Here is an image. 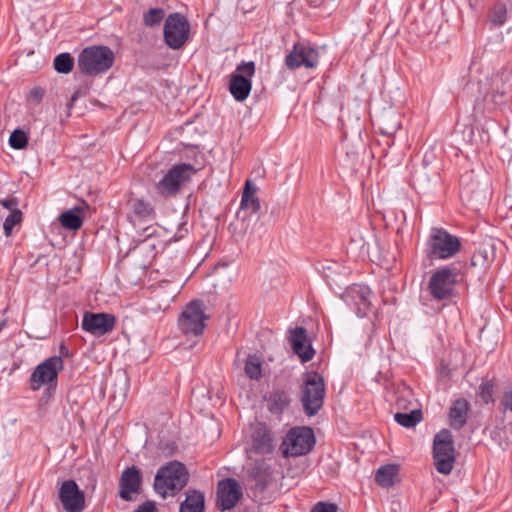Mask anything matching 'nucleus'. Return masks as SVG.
I'll use <instances>...</instances> for the list:
<instances>
[{
  "mask_svg": "<svg viewBox=\"0 0 512 512\" xmlns=\"http://www.w3.org/2000/svg\"><path fill=\"white\" fill-rule=\"evenodd\" d=\"M477 86L474 109L491 112L505 103L506 94L512 89V74L507 70L486 74L478 79Z\"/></svg>",
  "mask_w": 512,
  "mask_h": 512,
  "instance_id": "obj_1",
  "label": "nucleus"
},
{
  "mask_svg": "<svg viewBox=\"0 0 512 512\" xmlns=\"http://www.w3.org/2000/svg\"><path fill=\"white\" fill-rule=\"evenodd\" d=\"M188 481L189 473L185 465L174 460L157 470L154 479V489L163 498L174 496L187 485Z\"/></svg>",
  "mask_w": 512,
  "mask_h": 512,
  "instance_id": "obj_2",
  "label": "nucleus"
},
{
  "mask_svg": "<svg viewBox=\"0 0 512 512\" xmlns=\"http://www.w3.org/2000/svg\"><path fill=\"white\" fill-rule=\"evenodd\" d=\"M115 54L104 45L85 47L78 55L77 65L80 72L87 76L106 73L114 64Z\"/></svg>",
  "mask_w": 512,
  "mask_h": 512,
  "instance_id": "obj_3",
  "label": "nucleus"
},
{
  "mask_svg": "<svg viewBox=\"0 0 512 512\" xmlns=\"http://www.w3.org/2000/svg\"><path fill=\"white\" fill-rule=\"evenodd\" d=\"M461 249L460 239L443 228L431 229L426 254L431 260H447L455 256Z\"/></svg>",
  "mask_w": 512,
  "mask_h": 512,
  "instance_id": "obj_4",
  "label": "nucleus"
},
{
  "mask_svg": "<svg viewBox=\"0 0 512 512\" xmlns=\"http://www.w3.org/2000/svg\"><path fill=\"white\" fill-rule=\"evenodd\" d=\"M315 445L312 428L305 426L293 427L288 430L280 444L284 458L299 457L308 454Z\"/></svg>",
  "mask_w": 512,
  "mask_h": 512,
  "instance_id": "obj_5",
  "label": "nucleus"
},
{
  "mask_svg": "<svg viewBox=\"0 0 512 512\" xmlns=\"http://www.w3.org/2000/svg\"><path fill=\"white\" fill-rule=\"evenodd\" d=\"M325 392L323 377L317 372L307 374L301 390V403L307 416L312 417L319 412L324 403Z\"/></svg>",
  "mask_w": 512,
  "mask_h": 512,
  "instance_id": "obj_6",
  "label": "nucleus"
},
{
  "mask_svg": "<svg viewBox=\"0 0 512 512\" xmlns=\"http://www.w3.org/2000/svg\"><path fill=\"white\" fill-rule=\"evenodd\" d=\"M457 282V270L449 266H444L432 273L428 281L427 289L433 300L448 301L454 296Z\"/></svg>",
  "mask_w": 512,
  "mask_h": 512,
  "instance_id": "obj_7",
  "label": "nucleus"
},
{
  "mask_svg": "<svg viewBox=\"0 0 512 512\" xmlns=\"http://www.w3.org/2000/svg\"><path fill=\"white\" fill-rule=\"evenodd\" d=\"M433 458L437 471L448 475L455 463L454 440L448 429L440 430L433 441Z\"/></svg>",
  "mask_w": 512,
  "mask_h": 512,
  "instance_id": "obj_8",
  "label": "nucleus"
},
{
  "mask_svg": "<svg viewBox=\"0 0 512 512\" xmlns=\"http://www.w3.org/2000/svg\"><path fill=\"white\" fill-rule=\"evenodd\" d=\"M196 173L192 164L180 163L172 166L156 184L157 192L165 197L177 194L182 185Z\"/></svg>",
  "mask_w": 512,
  "mask_h": 512,
  "instance_id": "obj_9",
  "label": "nucleus"
},
{
  "mask_svg": "<svg viewBox=\"0 0 512 512\" xmlns=\"http://www.w3.org/2000/svg\"><path fill=\"white\" fill-rule=\"evenodd\" d=\"M208 318L204 303L200 300H193L182 311L178 325L184 334L199 336L204 332Z\"/></svg>",
  "mask_w": 512,
  "mask_h": 512,
  "instance_id": "obj_10",
  "label": "nucleus"
},
{
  "mask_svg": "<svg viewBox=\"0 0 512 512\" xmlns=\"http://www.w3.org/2000/svg\"><path fill=\"white\" fill-rule=\"evenodd\" d=\"M190 24L180 13L170 14L164 23L163 36L165 44L173 49H181L189 38Z\"/></svg>",
  "mask_w": 512,
  "mask_h": 512,
  "instance_id": "obj_11",
  "label": "nucleus"
},
{
  "mask_svg": "<svg viewBox=\"0 0 512 512\" xmlns=\"http://www.w3.org/2000/svg\"><path fill=\"white\" fill-rule=\"evenodd\" d=\"M254 61H242L230 76L229 91L236 101L246 100L252 89L251 78L255 74Z\"/></svg>",
  "mask_w": 512,
  "mask_h": 512,
  "instance_id": "obj_12",
  "label": "nucleus"
},
{
  "mask_svg": "<svg viewBox=\"0 0 512 512\" xmlns=\"http://www.w3.org/2000/svg\"><path fill=\"white\" fill-rule=\"evenodd\" d=\"M64 368L61 356H51L38 364L30 375V388L38 391L42 386L56 383L58 374Z\"/></svg>",
  "mask_w": 512,
  "mask_h": 512,
  "instance_id": "obj_13",
  "label": "nucleus"
},
{
  "mask_svg": "<svg viewBox=\"0 0 512 512\" xmlns=\"http://www.w3.org/2000/svg\"><path fill=\"white\" fill-rule=\"evenodd\" d=\"M286 67L293 71L304 67L314 69L319 64V52L316 48L303 42H295L292 49L285 56Z\"/></svg>",
  "mask_w": 512,
  "mask_h": 512,
  "instance_id": "obj_14",
  "label": "nucleus"
},
{
  "mask_svg": "<svg viewBox=\"0 0 512 512\" xmlns=\"http://www.w3.org/2000/svg\"><path fill=\"white\" fill-rule=\"evenodd\" d=\"M371 289L364 284H352L341 295L344 303L355 312L359 318L365 317L371 308Z\"/></svg>",
  "mask_w": 512,
  "mask_h": 512,
  "instance_id": "obj_15",
  "label": "nucleus"
},
{
  "mask_svg": "<svg viewBox=\"0 0 512 512\" xmlns=\"http://www.w3.org/2000/svg\"><path fill=\"white\" fill-rule=\"evenodd\" d=\"M251 450L258 455H270L275 450V438L270 427L256 422L250 427Z\"/></svg>",
  "mask_w": 512,
  "mask_h": 512,
  "instance_id": "obj_16",
  "label": "nucleus"
},
{
  "mask_svg": "<svg viewBox=\"0 0 512 512\" xmlns=\"http://www.w3.org/2000/svg\"><path fill=\"white\" fill-rule=\"evenodd\" d=\"M58 497L66 512H82L85 508V494L72 479L62 482Z\"/></svg>",
  "mask_w": 512,
  "mask_h": 512,
  "instance_id": "obj_17",
  "label": "nucleus"
},
{
  "mask_svg": "<svg viewBox=\"0 0 512 512\" xmlns=\"http://www.w3.org/2000/svg\"><path fill=\"white\" fill-rule=\"evenodd\" d=\"M116 318L108 313H85L81 328L97 337L103 336L114 329Z\"/></svg>",
  "mask_w": 512,
  "mask_h": 512,
  "instance_id": "obj_18",
  "label": "nucleus"
},
{
  "mask_svg": "<svg viewBox=\"0 0 512 512\" xmlns=\"http://www.w3.org/2000/svg\"><path fill=\"white\" fill-rule=\"evenodd\" d=\"M142 475L139 468L132 465L124 469L119 480V497L124 501H133L141 492Z\"/></svg>",
  "mask_w": 512,
  "mask_h": 512,
  "instance_id": "obj_19",
  "label": "nucleus"
},
{
  "mask_svg": "<svg viewBox=\"0 0 512 512\" xmlns=\"http://www.w3.org/2000/svg\"><path fill=\"white\" fill-rule=\"evenodd\" d=\"M242 497V490L237 480L226 478L217 486V507L221 511L232 509Z\"/></svg>",
  "mask_w": 512,
  "mask_h": 512,
  "instance_id": "obj_20",
  "label": "nucleus"
},
{
  "mask_svg": "<svg viewBox=\"0 0 512 512\" xmlns=\"http://www.w3.org/2000/svg\"><path fill=\"white\" fill-rule=\"evenodd\" d=\"M496 250L494 243L489 240L482 243L471 257V265L480 269L488 268L495 260Z\"/></svg>",
  "mask_w": 512,
  "mask_h": 512,
  "instance_id": "obj_21",
  "label": "nucleus"
},
{
  "mask_svg": "<svg viewBox=\"0 0 512 512\" xmlns=\"http://www.w3.org/2000/svg\"><path fill=\"white\" fill-rule=\"evenodd\" d=\"M469 407V402L464 398L457 399L452 403L449 421L453 429L459 430L466 424Z\"/></svg>",
  "mask_w": 512,
  "mask_h": 512,
  "instance_id": "obj_22",
  "label": "nucleus"
},
{
  "mask_svg": "<svg viewBox=\"0 0 512 512\" xmlns=\"http://www.w3.org/2000/svg\"><path fill=\"white\" fill-rule=\"evenodd\" d=\"M377 121L379 130L383 135L392 136L401 127L400 116L394 110L383 112Z\"/></svg>",
  "mask_w": 512,
  "mask_h": 512,
  "instance_id": "obj_23",
  "label": "nucleus"
},
{
  "mask_svg": "<svg viewBox=\"0 0 512 512\" xmlns=\"http://www.w3.org/2000/svg\"><path fill=\"white\" fill-rule=\"evenodd\" d=\"M186 498L180 504V512H204V494L197 490H189Z\"/></svg>",
  "mask_w": 512,
  "mask_h": 512,
  "instance_id": "obj_24",
  "label": "nucleus"
},
{
  "mask_svg": "<svg viewBox=\"0 0 512 512\" xmlns=\"http://www.w3.org/2000/svg\"><path fill=\"white\" fill-rule=\"evenodd\" d=\"M462 138L466 143L477 148L488 143L490 140L489 134L480 126L465 127L462 131Z\"/></svg>",
  "mask_w": 512,
  "mask_h": 512,
  "instance_id": "obj_25",
  "label": "nucleus"
},
{
  "mask_svg": "<svg viewBox=\"0 0 512 512\" xmlns=\"http://www.w3.org/2000/svg\"><path fill=\"white\" fill-rule=\"evenodd\" d=\"M82 212V208L74 207L63 212L59 217V221L61 225L66 229L78 230L83 224Z\"/></svg>",
  "mask_w": 512,
  "mask_h": 512,
  "instance_id": "obj_26",
  "label": "nucleus"
},
{
  "mask_svg": "<svg viewBox=\"0 0 512 512\" xmlns=\"http://www.w3.org/2000/svg\"><path fill=\"white\" fill-rule=\"evenodd\" d=\"M398 473V467L394 464L381 466L375 474V481L382 487H390L394 484V478Z\"/></svg>",
  "mask_w": 512,
  "mask_h": 512,
  "instance_id": "obj_27",
  "label": "nucleus"
},
{
  "mask_svg": "<svg viewBox=\"0 0 512 512\" xmlns=\"http://www.w3.org/2000/svg\"><path fill=\"white\" fill-rule=\"evenodd\" d=\"M251 476L264 489L271 480V467L265 462L257 463L251 470Z\"/></svg>",
  "mask_w": 512,
  "mask_h": 512,
  "instance_id": "obj_28",
  "label": "nucleus"
},
{
  "mask_svg": "<svg viewBox=\"0 0 512 512\" xmlns=\"http://www.w3.org/2000/svg\"><path fill=\"white\" fill-rule=\"evenodd\" d=\"M394 420L401 426L412 428L422 420V412L419 409H414L409 413L398 412L394 415Z\"/></svg>",
  "mask_w": 512,
  "mask_h": 512,
  "instance_id": "obj_29",
  "label": "nucleus"
},
{
  "mask_svg": "<svg viewBox=\"0 0 512 512\" xmlns=\"http://www.w3.org/2000/svg\"><path fill=\"white\" fill-rule=\"evenodd\" d=\"M131 211L134 217L139 219H151L154 215V209L144 200L135 199L130 202Z\"/></svg>",
  "mask_w": 512,
  "mask_h": 512,
  "instance_id": "obj_30",
  "label": "nucleus"
},
{
  "mask_svg": "<svg viewBox=\"0 0 512 512\" xmlns=\"http://www.w3.org/2000/svg\"><path fill=\"white\" fill-rule=\"evenodd\" d=\"M472 178V175L467 173L465 175L461 176L460 179V195L462 198L470 199L472 197H477L480 194V191H478V184L474 182H469V180Z\"/></svg>",
  "mask_w": 512,
  "mask_h": 512,
  "instance_id": "obj_31",
  "label": "nucleus"
},
{
  "mask_svg": "<svg viewBox=\"0 0 512 512\" xmlns=\"http://www.w3.org/2000/svg\"><path fill=\"white\" fill-rule=\"evenodd\" d=\"M245 373L250 379L258 380L262 375V363L256 355H249L245 362Z\"/></svg>",
  "mask_w": 512,
  "mask_h": 512,
  "instance_id": "obj_32",
  "label": "nucleus"
},
{
  "mask_svg": "<svg viewBox=\"0 0 512 512\" xmlns=\"http://www.w3.org/2000/svg\"><path fill=\"white\" fill-rule=\"evenodd\" d=\"M74 59L69 53H61L54 59V69L61 74H68L72 71Z\"/></svg>",
  "mask_w": 512,
  "mask_h": 512,
  "instance_id": "obj_33",
  "label": "nucleus"
},
{
  "mask_svg": "<svg viewBox=\"0 0 512 512\" xmlns=\"http://www.w3.org/2000/svg\"><path fill=\"white\" fill-rule=\"evenodd\" d=\"M9 145L15 150L24 149L28 145L26 132L20 128L13 130L9 137Z\"/></svg>",
  "mask_w": 512,
  "mask_h": 512,
  "instance_id": "obj_34",
  "label": "nucleus"
},
{
  "mask_svg": "<svg viewBox=\"0 0 512 512\" xmlns=\"http://www.w3.org/2000/svg\"><path fill=\"white\" fill-rule=\"evenodd\" d=\"M165 16L162 8H151L143 15V22L148 27L159 25Z\"/></svg>",
  "mask_w": 512,
  "mask_h": 512,
  "instance_id": "obj_35",
  "label": "nucleus"
},
{
  "mask_svg": "<svg viewBox=\"0 0 512 512\" xmlns=\"http://www.w3.org/2000/svg\"><path fill=\"white\" fill-rule=\"evenodd\" d=\"M291 347L302 362H308L314 357L315 351L308 341L298 345H291Z\"/></svg>",
  "mask_w": 512,
  "mask_h": 512,
  "instance_id": "obj_36",
  "label": "nucleus"
},
{
  "mask_svg": "<svg viewBox=\"0 0 512 512\" xmlns=\"http://www.w3.org/2000/svg\"><path fill=\"white\" fill-rule=\"evenodd\" d=\"M507 20V8L504 4H496L491 12L490 21L494 26H502Z\"/></svg>",
  "mask_w": 512,
  "mask_h": 512,
  "instance_id": "obj_37",
  "label": "nucleus"
},
{
  "mask_svg": "<svg viewBox=\"0 0 512 512\" xmlns=\"http://www.w3.org/2000/svg\"><path fill=\"white\" fill-rule=\"evenodd\" d=\"M493 392H494L493 382L485 381L480 384L477 394L485 404H489V403L494 402Z\"/></svg>",
  "mask_w": 512,
  "mask_h": 512,
  "instance_id": "obj_38",
  "label": "nucleus"
},
{
  "mask_svg": "<svg viewBox=\"0 0 512 512\" xmlns=\"http://www.w3.org/2000/svg\"><path fill=\"white\" fill-rule=\"evenodd\" d=\"M22 221V212L14 211L10 213L4 220L3 229L5 235L8 237L12 234L13 228Z\"/></svg>",
  "mask_w": 512,
  "mask_h": 512,
  "instance_id": "obj_39",
  "label": "nucleus"
},
{
  "mask_svg": "<svg viewBox=\"0 0 512 512\" xmlns=\"http://www.w3.org/2000/svg\"><path fill=\"white\" fill-rule=\"evenodd\" d=\"M348 249L351 251H357L361 255L368 253V243L360 235H354L351 237Z\"/></svg>",
  "mask_w": 512,
  "mask_h": 512,
  "instance_id": "obj_40",
  "label": "nucleus"
},
{
  "mask_svg": "<svg viewBox=\"0 0 512 512\" xmlns=\"http://www.w3.org/2000/svg\"><path fill=\"white\" fill-rule=\"evenodd\" d=\"M307 341V331L304 327H296L289 331V342L291 345H298Z\"/></svg>",
  "mask_w": 512,
  "mask_h": 512,
  "instance_id": "obj_41",
  "label": "nucleus"
},
{
  "mask_svg": "<svg viewBox=\"0 0 512 512\" xmlns=\"http://www.w3.org/2000/svg\"><path fill=\"white\" fill-rule=\"evenodd\" d=\"M260 201L258 197H247V201H244V197H241L240 208L243 210L250 211L251 214H257L260 210Z\"/></svg>",
  "mask_w": 512,
  "mask_h": 512,
  "instance_id": "obj_42",
  "label": "nucleus"
},
{
  "mask_svg": "<svg viewBox=\"0 0 512 512\" xmlns=\"http://www.w3.org/2000/svg\"><path fill=\"white\" fill-rule=\"evenodd\" d=\"M338 506L332 502L319 501L313 505L310 512H337Z\"/></svg>",
  "mask_w": 512,
  "mask_h": 512,
  "instance_id": "obj_43",
  "label": "nucleus"
},
{
  "mask_svg": "<svg viewBox=\"0 0 512 512\" xmlns=\"http://www.w3.org/2000/svg\"><path fill=\"white\" fill-rule=\"evenodd\" d=\"M501 407L504 414L507 412H512V387H509L505 391L501 399Z\"/></svg>",
  "mask_w": 512,
  "mask_h": 512,
  "instance_id": "obj_44",
  "label": "nucleus"
},
{
  "mask_svg": "<svg viewBox=\"0 0 512 512\" xmlns=\"http://www.w3.org/2000/svg\"><path fill=\"white\" fill-rule=\"evenodd\" d=\"M257 186L256 184L251 180H246L244 190L242 193V197H244V201H247V197H257Z\"/></svg>",
  "mask_w": 512,
  "mask_h": 512,
  "instance_id": "obj_45",
  "label": "nucleus"
},
{
  "mask_svg": "<svg viewBox=\"0 0 512 512\" xmlns=\"http://www.w3.org/2000/svg\"><path fill=\"white\" fill-rule=\"evenodd\" d=\"M0 204L11 211V213H13L14 211H20L18 209V205H19V201L16 197H9V198H6V199H2L0 200Z\"/></svg>",
  "mask_w": 512,
  "mask_h": 512,
  "instance_id": "obj_46",
  "label": "nucleus"
},
{
  "mask_svg": "<svg viewBox=\"0 0 512 512\" xmlns=\"http://www.w3.org/2000/svg\"><path fill=\"white\" fill-rule=\"evenodd\" d=\"M44 96V90L41 87H34L29 92V100L34 104H39Z\"/></svg>",
  "mask_w": 512,
  "mask_h": 512,
  "instance_id": "obj_47",
  "label": "nucleus"
},
{
  "mask_svg": "<svg viewBox=\"0 0 512 512\" xmlns=\"http://www.w3.org/2000/svg\"><path fill=\"white\" fill-rule=\"evenodd\" d=\"M155 504L151 501H146L141 504L134 512H155Z\"/></svg>",
  "mask_w": 512,
  "mask_h": 512,
  "instance_id": "obj_48",
  "label": "nucleus"
},
{
  "mask_svg": "<svg viewBox=\"0 0 512 512\" xmlns=\"http://www.w3.org/2000/svg\"><path fill=\"white\" fill-rule=\"evenodd\" d=\"M188 233V230L187 228H185L184 226L180 227L179 230L176 232V234L174 235L173 237V240L174 241H179L180 239H182L186 234Z\"/></svg>",
  "mask_w": 512,
  "mask_h": 512,
  "instance_id": "obj_49",
  "label": "nucleus"
},
{
  "mask_svg": "<svg viewBox=\"0 0 512 512\" xmlns=\"http://www.w3.org/2000/svg\"><path fill=\"white\" fill-rule=\"evenodd\" d=\"M470 70H471V72L478 70V68H477V62H476V60H475V59H472V61H471V64H470Z\"/></svg>",
  "mask_w": 512,
  "mask_h": 512,
  "instance_id": "obj_50",
  "label": "nucleus"
},
{
  "mask_svg": "<svg viewBox=\"0 0 512 512\" xmlns=\"http://www.w3.org/2000/svg\"><path fill=\"white\" fill-rule=\"evenodd\" d=\"M60 352H61V354H62V355H64V356H67V355L69 354L68 349H67V348H66V346H65V345H63V344L60 346Z\"/></svg>",
  "mask_w": 512,
  "mask_h": 512,
  "instance_id": "obj_51",
  "label": "nucleus"
},
{
  "mask_svg": "<svg viewBox=\"0 0 512 512\" xmlns=\"http://www.w3.org/2000/svg\"><path fill=\"white\" fill-rule=\"evenodd\" d=\"M6 324H7L6 319H3L2 321H0V332L5 328Z\"/></svg>",
  "mask_w": 512,
  "mask_h": 512,
  "instance_id": "obj_52",
  "label": "nucleus"
},
{
  "mask_svg": "<svg viewBox=\"0 0 512 512\" xmlns=\"http://www.w3.org/2000/svg\"><path fill=\"white\" fill-rule=\"evenodd\" d=\"M151 229H152V227H147V228L145 229V232H147V235H146L147 237L152 236V234H153V232H154V231H150Z\"/></svg>",
  "mask_w": 512,
  "mask_h": 512,
  "instance_id": "obj_53",
  "label": "nucleus"
}]
</instances>
